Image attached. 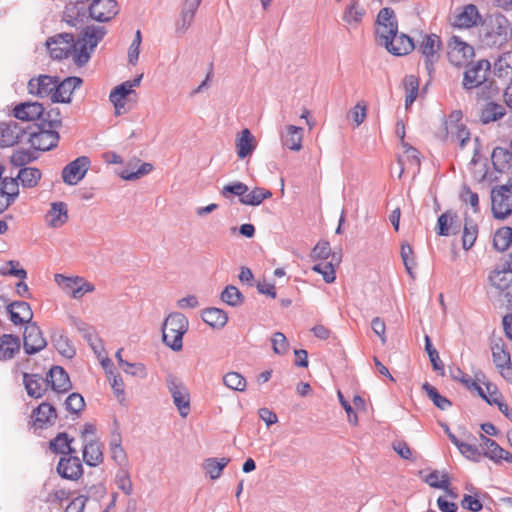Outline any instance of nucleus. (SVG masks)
Wrapping results in <instances>:
<instances>
[{
  "instance_id": "obj_1",
  "label": "nucleus",
  "mask_w": 512,
  "mask_h": 512,
  "mask_svg": "<svg viewBox=\"0 0 512 512\" xmlns=\"http://www.w3.org/2000/svg\"><path fill=\"white\" fill-rule=\"evenodd\" d=\"M106 34V29L102 26H87L81 37L75 40L71 33H60L53 36L50 43L60 42L61 48L52 49L53 59H65L71 54L74 56V62L78 66H83L90 60L91 53Z\"/></svg>"
},
{
  "instance_id": "obj_2",
  "label": "nucleus",
  "mask_w": 512,
  "mask_h": 512,
  "mask_svg": "<svg viewBox=\"0 0 512 512\" xmlns=\"http://www.w3.org/2000/svg\"><path fill=\"white\" fill-rule=\"evenodd\" d=\"M491 63L487 59L470 62L463 73L462 86L466 91L476 90L477 100H489L496 89L494 82L489 79Z\"/></svg>"
},
{
  "instance_id": "obj_3",
  "label": "nucleus",
  "mask_w": 512,
  "mask_h": 512,
  "mask_svg": "<svg viewBox=\"0 0 512 512\" xmlns=\"http://www.w3.org/2000/svg\"><path fill=\"white\" fill-rule=\"evenodd\" d=\"M511 22L501 13H493L482 22L481 42L488 47H500L508 38Z\"/></svg>"
},
{
  "instance_id": "obj_4",
  "label": "nucleus",
  "mask_w": 512,
  "mask_h": 512,
  "mask_svg": "<svg viewBox=\"0 0 512 512\" xmlns=\"http://www.w3.org/2000/svg\"><path fill=\"white\" fill-rule=\"evenodd\" d=\"M189 326L188 319L179 312L170 313L163 323V342L173 351H180L183 347V336Z\"/></svg>"
},
{
  "instance_id": "obj_5",
  "label": "nucleus",
  "mask_w": 512,
  "mask_h": 512,
  "mask_svg": "<svg viewBox=\"0 0 512 512\" xmlns=\"http://www.w3.org/2000/svg\"><path fill=\"white\" fill-rule=\"evenodd\" d=\"M59 141V133L54 129H48L37 123L27 125L26 139L24 143H28L35 150L48 151L57 146Z\"/></svg>"
},
{
  "instance_id": "obj_6",
  "label": "nucleus",
  "mask_w": 512,
  "mask_h": 512,
  "mask_svg": "<svg viewBox=\"0 0 512 512\" xmlns=\"http://www.w3.org/2000/svg\"><path fill=\"white\" fill-rule=\"evenodd\" d=\"M442 43L440 37L436 34L425 35L418 46L421 53L425 70L430 78L435 72V64L440 59V49Z\"/></svg>"
},
{
  "instance_id": "obj_7",
  "label": "nucleus",
  "mask_w": 512,
  "mask_h": 512,
  "mask_svg": "<svg viewBox=\"0 0 512 512\" xmlns=\"http://www.w3.org/2000/svg\"><path fill=\"white\" fill-rule=\"evenodd\" d=\"M491 210L494 218L504 220L512 214V190L507 185L491 190Z\"/></svg>"
},
{
  "instance_id": "obj_8",
  "label": "nucleus",
  "mask_w": 512,
  "mask_h": 512,
  "mask_svg": "<svg viewBox=\"0 0 512 512\" xmlns=\"http://www.w3.org/2000/svg\"><path fill=\"white\" fill-rule=\"evenodd\" d=\"M375 35L377 42L384 46L390 37L398 32V21L394 10L389 7L382 8L376 19Z\"/></svg>"
},
{
  "instance_id": "obj_9",
  "label": "nucleus",
  "mask_w": 512,
  "mask_h": 512,
  "mask_svg": "<svg viewBox=\"0 0 512 512\" xmlns=\"http://www.w3.org/2000/svg\"><path fill=\"white\" fill-rule=\"evenodd\" d=\"M166 385L179 414L182 417H186L190 411V396L187 387L180 379L172 374L166 377Z\"/></svg>"
},
{
  "instance_id": "obj_10",
  "label": "nucleus",
  "mask_w": 512,
  "mask_h": 512,
  "mask_svg": "<svg viewBox=\"0 0 512 512\" xmlns=\"http://www.w3.org/2000/svg\"><path fill=\"white\" fill-rule=\"evenodd\" d=\"M27 126L19 124L15 120L0 122V147H11L18 143H24Z\"/></svg>"
},
{
  "instance_id": "obj_11",
  "label": "nucleus",
  "mask_w": 512,
  "mask_h": 512,
  "mask_svg": "<svg viewBox=\"0 0 512 512\" xmlns=\"http://www.w3.org/2000/svg\"><path fill=\"white\" fill-rule=\"evenodd\" d=\"M448 49V60L452 65L457 67L462 66L475 54L473 46L456 35L450 38Z\"/></svg>"
},
{
  "instance_id": "obj_12",
  "label": "nucleus",
  "mask_w": 512,
  "mask_h": 512,
  "mask_svg": "<svg viewBox=\"0 0 512 512\" xmlns=\"http://www.w3.org/2000/svg\"><path fill=\"white\" fill-rule=\"evenodd\" d=\"M47 346V341L36 322L27 324L23 332V348L28 355H34Z\"/></svg>"
},
{
  "instance_id": "obj_13",
  "label": "nucleus",
  "mask_w": 512,
  "mask_h": 512,
  "mask_svg": "<svg viewBox=\"0 0 512 512\" xmlns=\"http://www.w3.org/2000/svg\"><path fill=\"white\" fill-rule=\"evenodd\" d=\"M57 77L50 75H39L28 81L27 89L29 94L39 98H50L53 103V94L56 91Z\"/></svg>"
},
{
  "instance_id": "obj_14",
  "label": "nucleus",
  "mask_w": 512,
  "mask_h": 512,
  "mask_svg": "<svg viewBox=\"0 0 512 512\" xmlns=\"http://www.w3.org/2000/svg\"><path fill=\"white\" fill-rule=\"evenodd\" d=\"M491 285L506 290L512 284V252L503 259L489 275Z\"/></svg>"
},
{
  "instance_id": "obj_15",
  "label": "nucleus",
  "mask_w": 512,
  "mask_h": 512,
  "mask_svg": "<svg viewBox=\"0 0 512 512\" xmlns=\"http://www.w3.org/2000/svg\"><path fill=\"white\" fill-rule=\"evenodd\" d=\"M90 159L80 156L67 164L62 171L63 182L68 185L78 184L86 175L90 167Z\"/></svg>"
},
{
  "instance_id": "obj_16",
  "label": "nucleus",
  "mask_w": 512,
  "mask_h": 512,
  "mask_svg": "<svg viewBox=\"0 0 512 512\" xmlns=\"http://www.w3.org/2000/svg\"><path fill=\"white\" fill-rule=\"evenodd\" d=\"M57 417L55 407L49 402H43L32 411V427L35 431L47 429L55 424Z\"/></svg>"
},
{
  "instance_id": "obj_17",
  "label": "nucleus",
  "mask_w": 512,
  "mask_h": 512,
  "mask_svg": "<svg viewBox=\"0 0 512 512\" xmlns=\"http://www.w3.org/2000/svg\"><path fill=\"white\" fill-rule=\"evenodd\" d=\"M482 16L474 4H467L454 15L453 26L460 29H469L482 23Z\"/></svg>"
},
{
  "instance_id": "obj_18",
  "label": "nucleus",
  "mask_w": 512,
  "mask_h": 512,
  "mask_svg": "<svg viewBox=\"0 0 512 512\" xmlns=\"http://www.w3.org/2000/svg\"><path fill=\"white\" fill-rule=\"evenodd\" d=\"M88 10L89 16L98 22H108L118 13L115 0H93Z\"/></svg>"
},
{
  "instance_id": "obj_19",
  "label": "nucleus",
  "mask_w": 512,
  "mask_h": 512,
  "mask_svg": "<svg viewBox=\"0 0 512 512\" xmlns=\"http://www.w3.org/2000/svg\"><path fill=\"white\" fill-rule=\"evenodd\" d=\"M58 474L68 480H78L83 474V466L79 457L70 454L61 457L57 465Z\"/></svg>"
},
{
  "instance_id": "obj_20",
  "label": "nucleus",
  "mask_w": 512,
  "mask_h": 512,
  "mask_svg": "<svg viewBox=\"0 0 512 512\" xmlns=\"http://www.w3.org/2000/svg\"><path fill=\"white\" fill-rule=\"evenodd\" d=\"M82 79L77 76L67 77L61 82L57 77L56 91L53 94V103L68 104L72 101V94L82 84Z\"/></svg>"
},
{
  "instance_id": "obj_21",
  "label": "nucleus",
  "mask_w": 512,
  "mask_h": 512,
  "mask_svg": "<svg viewBox=\"0 0 512 512\" xmlns=\"http://www.w3.org/2000/svg\"><path fill=\"white\" fill-rule=\"evenodd\" d=\"M47 384L57 394L67 393L72 388L68 373L61 366H53L46 376Z\"/></svg>"
},
{
  "instance_id": "obj_22",
  "label": "nucleus",
  "mask_w": 512,
  "mask_h": 512,
  "mask_svg": "<svg viewBox=\"0 0 512 512\" xmlns=\"http://www.w3.org/2000/svg\"><path fill=\"white\" fill-rule=\"evenodd\" d=\"M6 310L14 325L33 323V311L30 304L25 301H13L7 305Z\"/></svg>"
},
{
  "instance_id": "obj_23",
  "label": "nucleus",
  "mask_w": 512,
  "mask_h": 512,
  "mask_svg": "<svg viewBox=\"0 0 512 512\" xmlns=\"http://www.w3.org/2000/svg\"><path fill=\"white\" fill-rule=\"evenodd\" d=\"M384 47L394 56L407 55L415 48L413 40L408 35L398 32L396 36L389 38Z\"/></svg>"
},
{
  "instance_id": "obj_24",
  "label": "nucleus",
  "mask_w": 512,
  "mask_h": 512,
  "mask_svg": "<svg viewBox=\"0 0 512 512\" xmlns=\"http://www.w3.org/2000/svg\"><path fill=\"white\" fill-rule=\"evenodd\" d=\"M41 114H43V104L39 102H22L13 109V115L16 119L27 122L40 121Z\"/></svg>"
},
{
  "instance_id": "obj_25",
  "label": "nucleus",
  "mask_w": 512,
  "mask_h": 512,
  "mask_svg": "<svg viewBox=\"0 0 512 512\" xmlns=\"http://www.w3.org/2000/svg\"><path fill=\"white\" fill-rule=\"evenodd\" d=\"M479 139L475 138L474 154L470 161V170L477 182H484L488 179V161L479 154Z\"/></svg>"
},
{
  "instance_id": "obj_26",
  "label": "nucleus",
  "mask_w": 512,
  "mask_h": 512,
  "mask_svg": "<svg viewBox=\"0 0 512 512\" xmlns=\"http://www.w3.org/2000/svg\"><path fill=\"white\" fill-rule=\"evenodd\" d=\"M20 338L13 334L0 336V361H7L14 358L20 351Z\"/></svg>"
},
{
  "instance_id": "obj_27",
  "label": "nucleus",
  "mask_w": 512,
  "mask_h": 512,
  "mask_svg": "<svg viewBox=\"0 0 512 512\" xmlns=\"http://www.w3.org/2000/svg\"><path fill=\"white\" fill-rule=\"evenodd\" d=\"M457 214L453 211H446L442 213L437 220L436 232L440 236H449L456 234L459 230L457 224Z\"/></svg>"
},
{
  "instance_id": "obj_28",
  "label": "nucleus",
  "mask_w": 512,
  "mask_h": 512,
  "mask_svg": "<svg viewBox=\"0 0 512 512\" xmlns=\"http://www.w3.org/2000/svg\"><path fill=\"white\" fill-rule=\"evenodd\" d=\"M303 129L295 125H288L281 133L282 145L292 151H299L302 148Z\"/></svg>"
},
{
  "instance_id": "obj_29",
  "label": "nucleus",
  "mask_w": 512,
  "mask_h": 512,
  "mask_svg": "<svg viewBox=\"0 0 512 512\" xmlns=\"http://www.w3.org/2000/svg\"><path fill=\"white\" fill-rule=\"evenodd\" d=\"M236 152L240 159H244L256 148L254 136L249 129H243L236 138Z\"/></svg>"
},
{
  "instance_id": "obj_30",
  "label": "nucleus",
  "mask_w": 512,
  "mask_h": 512,
  "mask_svg": "<svg viewBox=\"0 0 512 512\" xmlns=\"http://www.w3.org/2000/svg\"><path fill=\"white\" fill-rule=\"evenodd\" d=\"M491 161L497 172H506L511 167L512 151L506 148L496 147L492 151Z\"/></svg>"
},
{
  "instance_id": "obj_31",
  "label": "nucleus",
  "mask_w": 512,
  "mask_h": 512,
  "mask_svg": "<svg viewBox=\"0 0 512 512\" xmlns=\"http://www.w3.org/2000/svg\"><path fill=\"white\" fill-rule=\"evenodd\" d=\"M48 224L52 228H59L68 221V209L64 202H53L48 212Z\"/></svg>"
},
{
  "instance_id": "obj_32",
  "label": "nucleus",
  "mask_w": 512,
  "mask_h": 512,
  "mask_svg": "<svg viewBox=\"0 0 512 512\" xmlns=\"http://www.w3.org/2000/svg\"><path fill=\"white\" fill-rule=\"evenodd\" d=\"M506 113L503 105L493 101L487 102L480 111V121L489 124L501 119Z\"/></svg>"
},
{
  "instance_id": "obj_33",
  "label": "nucleus",
  "mask_w": 512,
  "mask_h": 512,
  "mask_svg": "<svg viewBox=\"0 0 512 512\" xmlns=\"http://www.w3.org/2000/svg\"><path fill=\"white\" fill-rule=\"evenodd\" d=\"M139 160L135 164L129 163L120 173L119 176L128 181L139 179L140 177L147 175L153 169L151 163H141L139 166Z\"/></svg>"
},
{
  "instance_id": "obj_34",
  "label": "nucleus",
  "mask_w": 512,
  "mask_h": 512,
  "mask_svg": "<svg viewBox=\"0 0 512 512\" xmlns=\"http://www.w3.org/2000/svg\"><path fill=\"white\" fill-rule=\"evenodd\" d=\"M365 9L359 4V0H351V3L344 9L342 19L348 25H359L365 16Z\"/></svg>"
},
{
  "instance_id": "obj_35",
  "label": "nucleus",
  "mask_w": 512,
  "mask_h": 512,
  "mask_svg": "<svg viewBox=\"0 0 512 512\" xmlns=\"http://www.w3.org/2000/svg\"><path fill=\"white\" fill-rule=\"evenodd\" d=\"M130 95L125 88V85L116 86L109 94V100L113 104L115 109V115L119 116L126 112L128 109L126 108V99Z\"/></svg>"
},
{
  "instance_id": "obj_36",
  "label": "nucleus",
  "mask_w": 512,
  "mask_h": 512,
  "mask_svg": "<svg viewBox=\"0 0 512 512\" xmlns=\"http://www.w3.org/2000/svg\"><path fill=\"white\" fill-rule=\"evenodd\" d=\"M51 341L56 348V350L64 357L71 359L75 356V349L72 346L70 340L65 335V333L61 331H55L51 336Z\"/></svg>"
},
{
  "instance_id": "obj_37",
  "label": "nucleus",
  "mask_w": 512,
  "mask_h": 512,
  "mask_svg": "<svg viewBox=\"0 0 512 512\" xmlns=\"http://www.w3.org/2000/svg\"><path fill=\"white\" fill-rule=\"evenodd\" d=\"M202 320L213 328H222L226 325L228 316L224 310L211 307L202 312Z\"/></svg>"
},
{
  "instance_id": "obj_38",
  "label": "nucleus",
  "mask_w": 512,
  "mask_h": 512,
  "mask_svg": "<svg viewBox=\"0 0 512 512\" xmlns=\"http://www.w3.org/2000/svg\"><path fill=\"white\" fill-rule=\"evenodd\" d=\"M23 384L27 394L32 398H41L43 396V378L39 374L23 373Z\"/></svg>"
},
{
  "instance_id": "obj_39",
  "label": "nucleus",
  "mask_w": 512,
  "mask_h": 512,
  "mask_svg": "<svg viewBox=\"0 0 512 512\" xmlns=\"http://www.w3.org/2000/svg\"><path fill=\"white\" fill-rule=\"evenodd\" d=\"M229 462L230 458L227 457H211L204 460L202 467L212 480H216L221 476L223 469L229 464Z\"/></svg>"
},
{
  "instance_id": "obj_40",
  "label": "nucleus",
  "mask_w": 512,
  "mask_h": 512,
  "mask_svg": "<svg viewBox=\"0 0 512 512\" xmlns=\"http://www.w3.org/2000/svg\"><path fill=\"white\" fill-rule=\"evenodd\" d=\"M449 440L458 448L459 452L467 459L479 462L482 453L476 445L460 441L453 433H449Z\"/></svg>"
},
{
  "instance_id": "obj_41",
  "label": "nucleus",
  "mask_w": 512,
  "mask_h": 512,
  "mask_svg": "<svg viewBox=\"0 0 512 512\" xmlns=\"http://www.w3.org/2000/svg\"><path fill=\"white\" fill-rule=\"evenodd\" d=\"M38 124L57 131V128L62 126V117L59 108L52 106L48 108L43 107V114H41Z\"/></svg>"
},
{
  "instance_id": "obj_42",
  "label": "nucleus",
  "mask_w": 512,
  "mask_h": 512,
  "mask_svg": "<svg viewBox=\"0 0 512 512\" xmlns=\"http://www.w3.org/2000/svg\"><path fill=\"white\" fill-rule=\"evenodd\" d=\"M73 438H69V435L65 432L59 433L49 443V448L57 454H76V450L71 447Z\"/></svg>"
},
{
  "instance_id": "obj_43",
  "label": "nucleus",
  "mask_w": 512,
  "mask_h": 512,
  "mask_svg": "<svg viewBox=\"0 0 512 512\" xmlns=\"http://www.w3.org/2000/svg\"><path fill=\"white\" fill-rule=\"evenodd\" d=\"M478 237V225L470 217H465L464 227L462 233V247L464 250H469L473 247Z\"/></svg>"
},
{
  "instance_id": "obj_44",
  "label": "nucleus",
  "mask_w": 512,
  "mask_h": 512,
  "mask_svg": "<svg viewBox=\"0 0 512 512\" xmlns=\"http://www.w3.org/2000/svg\"><path fill=\"white\" fill-rule=\"evenodd\" d=\"M491 351L496 368L511 364L510 354L506 351L505 344L501 338L492 342Z\"/></svg>"
},
{
  "instance_id": "obj_45",
  "label": "nucleus",
  "mask_w": 512,
  "mask_h": 512,
  "mask_svg": "<svg viewBox=\"0 0 512 512\" xmlns=\"http://www.w3.org/2000/svg\"><path fill=\"white\" fill-rule=\"evenodd\" d=\"M83 459L88 466H97L103 461V454L98 442L90 441L85 444Z\"/></svg>"
},
{
  "instance_id": "obj_46",
  "label": "nucleus",
  "mask_w": 512,
  "mask_h": 512,
  "mask_svg": "<svg viewBox=\"0 0 512 512\" xmlns=\"http://www.w3.org/2000/svg\"><path fill=\"white\" fill-rule=\"evenodd\" d=\"M18 178H4L2 179V187L0 192L3 196H6V204L4 209L10 206L19 195V184Z\"/></svg>"
},
{
  "instance_id": "obj_47",
  "label": "nucleus",
  "mask_w": 512,
  "mask_h": 512,
  "mask_svg": "<svg viewBox=\"0 0 512 512\" xmlns=\"http://www.w3.org/2000/svg\"><path fill=\"white\" fill-rule=\"evenodd\" d=\"M270 197H272V193L269 190L256 187L250 192L247 191L243 198L239 199V202L244 205L258 206Z\"/></svg>"
},
{
  "instance_id": "obj_48",
  "label": "nucleus",
  "mask_w": 512,
  "mask_h": 512,
  "mask_svg": "<svg viewBox=\"0 0 512 512\" xmlns=\"http://www.w3.org/2000/svg\"><path fill=\"white\" fill-rule=\"evenodd\" d=\"M494 73L498 77L512 75V49L498 56L494 62Z\"/></svg>"
},
{
  "instance_id": "obj_49",
  "label": "nucleus",
  "mask_w": 512,
  "mask_h": 512,
  "mask_svg": "<svg viewBox=\"0 0 512 512\" xmlns=\"http://www.w3.org/2000/svg\"><path fill=\"white\" fill-rule=\"evenodd\" d=\"M41 171L35 167H23L19 170L17 178L23 187H35L41 179Z\"/></svg>"
},
{
  "instance_id": "obj_50",
  "label": "nucleus",
  "mask_w": 512,
  "mask_h": 512,
  "mask_svg": "<svg viewBox=\"0 0 512 512\" xmlns=\"http://www.w3.org/2000/svg\"><path fill=\"white\" fill-rule=\"evenodd\" d=\"M480 438L485 449L482 455L488 457L496 463L500 462L505 449H503L496 441L488 438L483 434L480 435Z\"/></svg>"
},
{
  "instance_id": "obj_51",
  "label": "nucleus",
  "mask_w": 512,
  "mask_h": 512,
  "mask_svg": "<svg viewBox=\"0 0 512 512\" xmlns=\"http://www.w3.org/2000/svg\"><path fill=\"white\" fill-rule=\"evenodd\" d=\"M512 244V227L504 226L499 228L493 238V245L498 251L507 250Z\"/></svg>"
},
{
  "instance_id": "obj_52",
  "label": "nucleus",
  "mask_w": 512,
  "mask_h": 512,
  "mask_svg": "<svg viewBox=\"0 0 512 512\" xmlns=\"http://www.w3.org/2000/svg\"><path fill=\"white\" fill-rule=\"evenodd\" d=\"M404 149V155L398 157V163L401 166V172L400 175L404 171V165L406 162H408L411 166H415V168L418 170L420 167V159H419V152L416 148L412 147L406 142H403L402 145Z\"/></svg>"
},
{
  "instance_id": "obj_53",
  "label": "nucleus",
  "mask_w": 512,
  "mask_h": 512,
  "mask_svg": "<svg viewBox=\"0 0 512 512\" xmlns=\"http://www.w3.org/2000/svg\"><path fill=\"white\" fill-rule=\"evenodd\" d=\"M422 388L433 404L440 410H447L452 406V402L445 396H442L438 390L428 382H425Z\"/></svg>"
},
{
  "instance_id": "obj_54",
  "label": "nucleus",
  "mask_w": 512,
  "mask_h": 512,
  "mask_svg": "<svg viewBox=\"0 0 512 512\" xmlns=\"http://www.w3.org/2000/svg\"><path fill=\"white\" fill-rule=\"evenodd\" d=\"M405 95V106L410 107L416 100L419 92V80L414 75H408L403 80Z\"/></svg>"
},
{
  "instance_id": "obj_55",
  "label": "nucleus",
  "mask_w": 512,
  "mask_h": 512,
  "mask_svg": "<svg viewBox=\"0 0 512 512\" xmlns=\"http://www.w3.org/2000/svg\"><path fill=\"white\" fill-rule=\"evenodd\" d=\"M221 300L227 305L238 307L243 304L244 296L234 285H228L221 293Z\"/></svg>"
},
{
  "instance_id": "obj_56",
  "label": "nucleus",
  "mask_w": 512,
  "mask_h": 512,
  "mask_svg": "<svg viewBox=\"0 0 512 512\" xmlns=\"http://www.w3.org/2000/svg\"><path fill=\"white\" fill-rule=\"evenodd\" d=\"M424 340H425V351L427 352V354L429 356V360L432 364L433 369L435 371L439 372L440 375L443 376L445 373V369H444V364L439 357L438 351L433 347L431 339L428 335H425Z\"/></svg>"
},
{
  "instance_id": "obj_57",
  "label": "nucleus",
  "mask_w": 512,
  "mask_h": 512,
  "mask_svg": "<svg viewBox=\"0 0 512 512\" xmlns=\"http://www.w3.org/2000/svg\"><path fill=\"white\" fill-rule=\"evenodd\" d=\"M224 385L234 391L242 392L246 389V379L238 372H228L223 376Z\"/></svg>"
},
{
  "instance_id": "obj_58",
  "label": "nucleus",
  "mask_w": 512,
  "mask_h": 512,
  "mask_svg": "<svg viewBox=\"0 0 512 512\" xmlns=\"http://www.w3.org/2000/svg\"><path fill=\"white\" fill-rule=\"evenodd\" d=\"M248 186L242 182L236 181L229 183L222 187L220 194L224 198H231V196H238L239 199L243 198V195L248 191Z\"/></svg>"
},
{
  "instance_id": "obj_59",
  "label": "nucleus",
  "mask_w": 512,
  "mask_h": 512,
  "mask_svg": "<svg viewBox=\"0 0 512 512\" xmlns=\"http://www.w3.org/2000/svg\"><path fill=\"white\" fill-rule=\"evenodd\" d=\"M36 159L37 156L30 150H17L12 154L10 162L15 167H22Z\"/></svg>"
},
{
  "instance_id": "obj_60",
  "label": "nucleus",
  "mask_w": 512,
  "mask_h": 512,
  "mask_svg": "<svg viewBox=\"0 0 512 512\" xmlns=\"http://www.w3.org/2000/svg\"><path fill=\"white\" fill-rule=\"evenodd\" d=\"M312 270L321 274L326 283H332L335 281V269L332 261H323L318 263L312 267Z\"/></svg>"
},
{
  "instance_id": "obj_61",
  "label": "nucleus",
  "mask_w": 512,
  "mask_h": 512,
  "mask_svg": "<svg viewBox=\"0 0 512 512\" xmlns=\"http://www.w3.org/2000/svg\"><path fill=\"white\" fill-rule=\"evenodd\" d=\"M85 407V401L81 394L71 393L65 400V408L72 414L80 413Z\"/></svg>"
},
{
  "instance_id": "obj_62",
  "label": "nucleus",
  "mask_w": 512,
  "mask_h": 512,
  "mask_svg": "<svg viewBox=\"0 0 512 512\" xmlns=\"http://www.w3.org/2000/svg\"><path fill=\"white\" fill-rule=\"evenodd\" d=\"M439 478V472L434 470L426 477L425 482L433 488L448 490V486L450 485L448 475L444 473L441 475V480H439Z\"/></svg>"
},
{
  "instance_id": "obj_63",
  "label": "nucleus",
  "mask_w": 512,
  "mask_h": 512,
  "mask_svg": "<svg viewBox=\"0 0 512 512\" xmlns=\"http://www.w3.org/2000/svg\"><path fill=\"white\" fill-rule=\"evenodd\" d=\"M55 282L62 286L66 293L72 294L73 290H75L76 286L82 282V277H66L61 274H56L54 276Z\"/></svg>"
},
{
  "instance_id": "obj_64",
  "label": "nucleus",
  "mask_w": 512,
  "mask_h": 512,
  "mask_svg": "<svg viewBox=\"0 0 512 512\" xmlns=\"http://www.w3.org/2000/svg\"><path fill=\"white\" fill-rule=\"evenodd\" d=\"M460 199L466 204L472 207L474 213L480 211L479 207V196L476 192H473L468 186H464L460 194Z\"/></svg>"
}]
</instances>
